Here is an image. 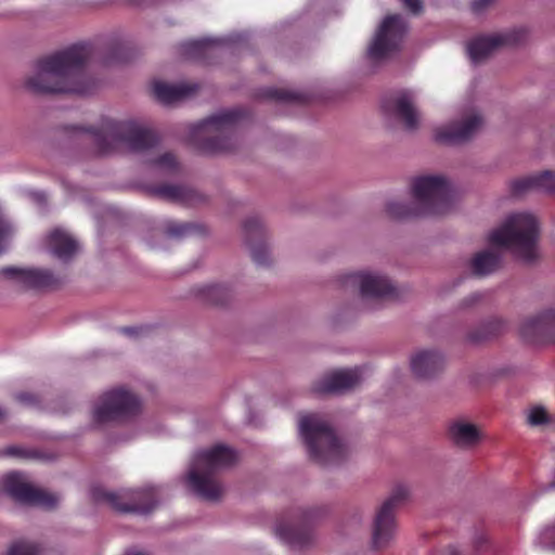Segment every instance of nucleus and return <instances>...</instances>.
Listing matches in <instances>:
<instances>
[{"label":"nucleus","mask_w":555,"mask_h":555,"mask_svg":"<svg viewBox=\"0 0 555 555\" xmlns=\"http://www.w3.org/2000/svg\"><path fill=\"white\" fill-rule=\"evenodd\" d=\"M92 54V46L83 42L39 59L26 88L35 93H90L94 83L86 74V64Z\"/></svg>","instance_id":"obj_1"},{"label":"nucleus","mask_w":555,"mask_h":555,"mask_svg":"<svg viewBox=\"0 0 555 555\" xmlns=\"http://www.w3.org/2000/svg\"><path fill=\"white\" fill-rule=\"evenodd\" d=\"M89 135L98 156L121 152H145L158 144L155 131L133 120L103 119L96 128H78Z\"/></svg>","instance_id":"obj_2"},{"label":"nucleus","mask_w":555,"mask_h":555,"mask_svg":"<svg viewBox=\"0 0 555 555\" xmlns=\"http://www.w3.org/2000/svg\"><path fill=\"white\" fill-rule=\"evenodd\" d=\"M413 205L390 201L386 212L393 219L442 215L450 210L453 193L448 180L441 176H421L412 181Z\"/></svg>","instance_id":"obj_3"},{"label":"nucleus","mask_w":555,"mask_h":555,"mask_svg":"<svg viewBox=\"0 0 555 555\" xmlns=\"http://www.w3.org/2000/svg\"><path fill=\"white\" fill-rule=\"evenodd\" d=\"M245 115L246 111L237 107L209 116L191 128L190 143L203 154L232 150L234 130Z\"/></svg>","instance_id":"obj_4"},{"label":"nucleus","mask_w":555,"mask_h":555,"mask_svg":"<svg viewBox=\"0 0 555 555\" xmlns=\"http://www.w3.org/2000/svg\"><path fill=\"white\" fill-rule=\"evenodd\" d=\"M540 228L537 218L527 212L511 215L506 221L489 234L492 246L505 247L527 263L537 259Z\"/></svg>","instance_id":"obj_5"},{"label":"nucleus","mask_w":555,"mask_h":555,"mask_svg":"<svg viewBox=\"0 0 555 555\" xmlns=\"http://www.w3.org/2000/svg\"><path fill=\"white\" fill-rule=\"evenodd\" d=\"M236 461V452L223 444L199 451L195 456L194 467L189 473L190 486L204 500H219L223 489L214 475L220 469L234 465Z\"/></svg>","instance_id":"obj_6"},{"label":"nucleus","mask_w":555,"mask_h":555,"mask_svg":"<svg viewBox=\"0 0 555 555\" xmlns=\"http://www.w3.org/2000/svg\"><path fill=\"white\" fill-rule=\"evenodd\" d=\"M299 431L313 462L320 465H335L346 459V446L320 415L302 416L299 421Z\"/></svg>","instance_id":"obj_7"},{"label":"nucleus","mask_w":555,"mask_h":555,"mask_svg":"<svg viewBox=\"0 0 555 555\" xmlns=\"http://www.w3.org/2000/svg\"><path fill=\"white\" fill-rule=\"evenodd\" d=\"M140 401L130 391L118 387L104 392L93 409V422L103 425L111 422H122L140 412Z\"/></svg>","instance_id":"obj_8"},{"label":"nucleus","mask_w":555,"mask_h":555,"mask_svg":"<svg viewBox=\"0 0 555 555\" xmlns=\"http://www.w3.org/2000/svg\"><path fill=\"white\" fill-rule=\"evenodd\" d=\"M95 503H105L119 513L147 514L157 505L155 488L125 491L122 493L109 492L101 487L91 490Z\"/></svg>","instance_id":"obj_9"},{"label":"nucleus","mask_w":555,"mask_h":555,"mask_svg":"<svg viewBox=\"0 0 555 555\" xmlns=\"http://www.w3.org/2000/svg\"><path fill=\"white\" fill-rule=\"evenodd\" d=\"M1 490L15 502L46 509L56 507L59 495L31 486L22 473H10L0 481Z\"/></svg>","instance_id":"obj_10"},{"label":"nucleus","mask_w":555,"mask_h":555,"mask_svg":"<svg viewBox=\"0 0 555 555\" xmlns=\"http://www.w3.org/2000/svg\"><path fill=\"white\" fill-rule=\"evenodd\" d=\"M408 494L406 487H396L376 513L372 534L373 546L376 550L385 547L392 539L396 530L395 511L406 500Z\"/></svg>","instance_id":"obj_11"},{"label":"nucleus","mask_w":555,"mask_h":555,"mask_svg":"<svg viewBox=\"0 0 555 555\" xmlns=\"http://www.w3.org/2000/svg\"><path fill=\"white\" fill-rule=\"evenodd\" d=\"M404 34V23L400 15H389L384 18L369 47L367 56L379 61L399 49Z\"/></svg>","instance_id":"obj_12"},{"label":"nucleus","mask_w":555,"mask_h":555,"mask_svg":"<svg viewBox=\"0 0 555 555\" xmlns=\"http://www.w3.org/2000/svg\"><path fill=\"white\" fill-rule=\"evenodd\" d=\"M526 38L524 29H514L504 34L478 36L467 43V52L474 63H478L489 56L502 46H515Z\"/></svg>","instance_id":"obj_13"},{"label":"nucleus","mask_w":555,"mask_h":555,"mask_svg":"<svg viewBox=\"0 0 555 555\" xmlns=\"http://www.w3.org/2000/svg\"><path fill=\"white\" fill-rule=\"evenodd\" d=\"M352 284L360 285V293L364 298L396 299L398 291L385 276L370 272H356L348 276Z\"/></svg>","instance_id":"obj_14"},{"label":"nucleus","mask_w":555,"mask_h":555,"mask_svg":"<svg viewBox=\"0 0 555 555\" xmlns=\"http://www.w3.org/2000/svg\"><path fill=\"white\" fill-rule=\"evenodd\" d=\"M520 336L531 344L555 341V310L527 319L520 326Z\"/></svg>","instance_id":"obj_15"},{"label":"nucleus","mask_w":555,"mask_h":555,"mask_svg":"<svg viewBox=\"0 0 555 555\" xmlns=\"http://www.w3.org/2000/svg\"><path fill=\"white\" fill-rule=\"evenodd\" d=\"M362 369L353 367L337 370L325 374L312 386V391L317 395L337 393L354 388L361 383Z\"/></svg>","instance_id":"obj_16"},{"label":"nucleus","mask_w":555,"mask_h":555,"mask_svg":"<svg viewBox=\"0 0 555 555\" xmlns=\"http://www.w3.org/2000/svg\"><path fill=\"white\" fill-rule=\"evenodd\" d=\"M315 511H304L300 513V521L297 525H288L280 521L275 528V534L285 544L294 548H304L312 541V529L310 520Z\"/></svg>","instance_id":"obj_17"},{"label":"nucleus","mask_w":555,"mask_h":555,"mask_svg":"<svg viewBox=\"0 0 555 555\" xmlns=\"http://www.w3.org/2000/svg\"><path fill=\"white\" fill-rule=\"evenodd\" d=\"M482 125V118L473 114L462 120L450 122L435 132V140L443 144H460L470 140Z\"/></svg>","instance_id":"obj_18"},{"label":"nucleus","mask_w":555,"mask_h":555,"mask_svg":"<svg viewBox=\"0 0 555 555\" xmlns=\"http://www.w3.org/2000/svg\"><path fill=\"white\" fill-rule=\"evenodd\" d=\"M0 274L7 279L21 282L29 288L53 287L56 284V279L49 270L4 267L0 270Z\"/></svg>","instance_id":"obj_19"},{"label":"nucleus","mask_w":555,"mask_h":555,"mask_svg":"<svg viewBox=\"0 0 555 555\" xmlns=\"http://www.w3.org/2000/svg\"><path fill=\"white\" fill-rule=\"evenodd\" d=\"M511 194L515 197L525 195L530 191H539L544 193L555 192V172L545 170L538 175L521 177L511 181Z\"/></svg>","instance_id":"obj_20"},{"label":"nucleus","mask_w":555,"mask_h":555,"mask_svg":"<svg viewBox=\"0 0 555 555\" xmlns=\"http://www.w3.org/2000/svg\"><path fill=\"white\" fill-rule=\"evenodd\" d=\"M383 109L403 122L409 130L417 128L418 115L408 92H401L383 103Z\"/></svg>","instance_id":"obj_21"},{"label":"nucleus","mask_w":555,"mask_h":555,"mask_svg":"<svg viewBox=\"0 0 555 555\" xmlns=\"http://www.w3.org/2000/svg\"><path fill=\"white\" fill-rule=\"evenodd\" d=\"M442 356L435 350H423L411 359V369L418 378H429L440 372L443 367Z\"/></svg>","instance_id":"obj_22"},{"label":"nucleus","mask_w":555,"mask_h":555,"mask_svg":"<svg viewBox=\"0 0 555 555\" xmlns=\"http://www.w3.org/2000/svg\"><path fill=\"white\" fill-rule=\"evenodd\" d=\"M197 90V83L182 82L170 85L163 81H155L153 83V93L155 98L165 104H170L176 101L185 99L194 94Z\"/></svg>","instance_id":"obj_23"},{"label":"nucleus","mask_w":555,"mask_h":555,"mask_svg":"<svg viewBox=\"0 0 555 555\" xmlns=\"http://www.w3.org/2000/svg\"><path fill=\"white\" fill-rule=\"evenodd\" d=\"M47 244L50 253L63 261L69 260L78 250L77 241L60 229L53 230L48 235Z\"/></svg>","instance_id":"obj_24"},{"label":"nucleus","mask_w":555,"mask_h":555,"mask_svg":"<svg viewBox=\"0 0 555 555\" xmlns=\"http://www.w3.org/2000/svg\"><path fill=\"white\" fill-rule=\"evenodd\" d=\"M452 441L462 448L473 447L480 440L478 428L470 423L455 422L449 429Z\"/></svg>","instance_id":"obj_25"},{"label":"nucleus","mask_w":555,"mask_h":555,"mask_svg":"<svg viewBox=\"0 0 555 555\" xmlns=\"http://www.w3.org/2000/svg\"><path fill=\"white\" fill-rule=\"evenodd\" d=\"M500 255L490 250L477 253L470 261L472 272L476 276L488 275L496 271L500 268Z\"/></svg>","instance_id":"obj_26"},{"label":"nucleus","mask_w":555,"mask_h":555,"mask_svg":"<svg viewBox=\"0 0 555 555\" xmlns=\"http://www.w3.org/2000/svg\"><path fill=\"white\" fill-rule=\"evenodd\" d=\"M153 192L162 198L180 202L186 205L194 204V198L197 196L193 190L175 184L158 185L154 188Z\"/></svg>","instance_id":"obj_27"},{"label":"nucleus","mask_w":555,"mask_h":555,"mask_svg":"<svg viewBox=\"0 0 555 555\" xmlns=\"http://www.w3.org/2000/svg\"><path fill=\"white\" fill-rule=\"evenodd\" d=\"M506 330V323L501 319H493L469 332L468 339L473 343H482L491 339Z\"/></svg>","instance_id":"obj_28"},{"label":"nucleus","mask_w":555,"mask_h":555,"mask_svg":"<svg viewBox=\"0 0 555 555\" xmlns=\"http://www.w3.org/2000/svg\"><path fill=\"white\" fill-rule=\"evenodd\" d=\"M262 96L269 100L286 103L306 104L309 102V96L306 93L278 88L266 89L262 92Z\"/></svg>","instance_id":"obj_29"},{"label":"nucleus","mask_w":555,"mask_h":555,"mask_svg":"<svg viewBox=\"0 0 555 555\" xmlns=\"http://www.w3.org/2000/svg\"><path fill=\"white\" fill-rule=\"evenodd\" d=\"M202 295L214 305H225L230 298L229 289L223 285H207L202 289Z\"/></svg>","instance_id":"obj_30"},{"label":"nucleus","mask_w":555,"mask_h":555,"mask_svg":"<svg viewBox=\"0 0 555 555\" xmlns=\"http://www.w3.org/2000/svg\"><path fill=\"white\" fill-rule=\"evenodd\" d=\"M42 548L37 543L17 541L11 545L7 555H41Z\"/></svg>","instance_id":"obj_31"},{"label":"nucleus","mask_w":555,"mask_h":555,"mask_svg":"<svg viewBox=\"0 0 555 555\" xmlns=\"http://www.w3.org/2000/svg\"><path fill=\"white\" fill-rule=\"evenodd\" d=\"M251 258L257 264H269L270 262V254L266 244H253L250 246Z\"/></svg>","instance_id":"obj_32"},{"label":"nucleus","mask_w":555,"mask_h":555,"mask_svg":"<svg viewBox=\"0 0 555 555\" xmlns=\"http://www.w3.org/2000/svg\"><path fill=\"white\" fill-rule=\"evenodd\" d=\"M193 225L191 223H181L176 221H169L166 224L165 232L171 237H182L188 234Z\"/></svg>","instance_id":"obj_33"},{"label":"nucleus","mask_w":555,"mask_h":555,"mask_svg":"<svg viewBox=\"0 0 555 555\" xmlns=\"http://www.w3.org/2000/svg\"><path fill=\"white\" fill-rule=\"evenodd\" d=\"M539 544L548 551L555 552V524L546 527L539 535Z\"/></svg>","instance_id":"obj_34"},{"label":"nucleus","mask_w":555,"mask_h":555,"mask_svg":"<svg viewBox=\"0 0 555 555\" xmlns=\"http://www.w3.org/2000/svg\"><path fill=\"white\" fill-rule=\"evenodd\" d=\"M244 231L248 240L253 236L261 237L263 235L262 224L256 217H251L245 220Z\"/></svg>","instance_id":"obj_35"},{"label":"nucleus","mask_w":555,"mask_h":555,"mask_svg":"<svg viewBox=\"0 0 555 555\" xmlns=\"http://www.w3.org/2000/svg\"><path fill=\"white\" fill-rule=\"evenodd\" d=\"M154 164L171 172L178 169V162L172 153L163 154L154 160Z\"/></svg>","instance_id":"obj_36"},{"label":"nucleus","mask_w":555,"mask_h":555,"mask_svg":"<svg viewBox=\"0 0 555 555\" xmlns=\"http://www.w3.org/2000/svg\"><path fill=\"white\" fill-rule=\"evenodd\" d=\"M528 421L533 426L543 425L548 423V414L545 409L535 406L530 411Z\"/></svg>","instance_id":"obj_37"},{"label":"nucleus","mask_w":555,"mask_h":555,"mask_svg":"<svg viewBox=\"0 0 555 555\" xmlns=\"http://www.w3.org/2000/svg\"><path fill=\"white\" fill-rule=\"evenodd\" d=\"M208 44H209L208 40L202 39V40H194V41L186 42L184 44V48L189 52L203 54L206 52Z\"/></svg>","instance_id":"obj_38"},{"label":"nucleus","mask_w":555,"mask_h":555,"mask_svg":"<svg viewBox=\"0 0 555 555\" xmlns=\"http://www.w3.org/2000/svg\"><path fill=\"white\" fill-rule=\"evenodd\" d=\"M3 454L8 455V456H15V457H21V459L28 457V452L25 449H23L21 447H16V446L8 447L3 451Z\"/></svg>","instance_id":"obj_39"},{"label":"nucleus","mask_w":555,"mask_h":555,"mask_svg":"<svg viewBox=\"0 0 555 555\" xmlns=\"http://www.w3.org/2000/svg\"><path fill=\"white\" fill-rule=\"evenodd\" d=\"M400 1L413 14H418L423 10L422 0H400Z\"/></svg>","instance_id":"obj_40"},{"label":"nucleus","mask_w":555,"mask_h":555,"mask_svg":"<svg viewBox=\"0 0 555 555\" xmlns=\"http://www.w3.org/2000/svg\"><path fill=\"white\" fill-rule=\"evenodd\" d=\"M149 330V327L146 326H140V327H122L120 328V332L127 336H130V337H137L139 335H142L144 334V332H146Z\"/></svg>","instance_id":"obj_41"},{"label":"nucleus","mask_w":555,"mask_h":555,"mask_svg":"<svg viewBox=\"0 0 555 555\" xmlns=\"http://www.w3.org/2000/svg\"><path fill=\"white\" fill-rule=\"evenodd\" d=\"M494 0H474L472 3V10L475 13L482 12L486 8H488Z\"/></svg>","instance_id":"obj_42"},{"label":"nucleus","mask_w":555,"mask_h":555,"mask_svg":"<svg viewBox=\"0 0 555 555\" xmlns=\"http://www.w3.org/2000/svg\"><path fill=\"white\" fill-rule=\"evenodd\" d=\"M124 50H125L124 46L116 47V51H115V55H114L115 61H117V62H126V61L129 60L128 56L121 54V52Z\"/></svg>","instance_id":"obj_43"},{"label":"nucleus","mask_w":555,"mask_h":555,"mask_svg":"<svg viewBox=\"0 0 555 555\" xmlns=\"http://www.w3.org/2000/svg\"><path fill=\"white\" fill-rule=\"evenodd\" d=\"M17 400L23 402V403H34V402H36V398H34L31 395L25 393V392L18 393Z\"/></svg>","instance_id":"obj_44"},{"label":"nucleus","mask_w":555,"mask_h":555,"mask_svg":"<svg viewBox=\"0 0 555 555\" xmlns=\"http://www.w3.org/2000/svg\"><path fill=\"white\" fill-rule=\"evenodd\" d=\"M478 300H479V295L478 294H473L467 299H465V301H469V302H467V305H473L474 302H476Z\"/></svg>","instance_id":"obj_45"},{"label":"nucleus","mask_w":555,"mask_h":555,"mask_svg":"<svg viewBox=\"0 0 555 555\" xmlns=\"http://www.w3.org/2000/svg\"><path fill=\"white\" fill-rule=\"evenodd\" d=\"M127 555H146V554L142 553V552H132V553H128Z\"/></svg>","instance_id":"obj_46"},{"label":"nucleus","mask_w":555,"mask_h":555,"mask_svg":"<svg viewBox=\"0 0 555 555\" xmlns=\"http://www.w3.org/2000/svg\"><path fill=\"white\" fill-rule=\"evenodd\" d=\"M450 555H460L454 548L450 551Z\"/></svg>","instance_id":"obj_47"},{"label":"nucleus","mask_w":555,"mask_h":555,"mask_svg":"<svg viewBox=\"0 0 555 555\" xmlns=\"http://www.w3.org/2000/svg\"><path fill=\"white\" fill-rule=\"evenodd\" d=\"M480 547H481V545H480V542L478 541V542L476 543V548H477V550H479Z\"/></svg>","instance_id":"obj_48"},{"label":"nucleus","mask_w":555,"mask_h":555,"mask_svg":"<svg viewBox=\"0 0 555 555\" xmlns=\"http://www.w3.org/2000/svg\"><path fill=\"white\" fill-rule=\"evenodd\" d=\"M2 416H3V411H2V409L0 408V420L2 418Z\"/></svg>","instance_id":"obj_49"}]
</instances>
